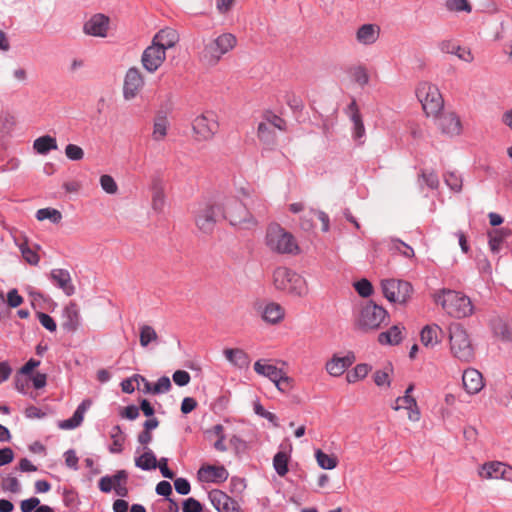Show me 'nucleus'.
<instances>
[{
	"mask_svg": "<svg viewBox=\"0 0 512 512\" xmlns=\"http://www.w3.org/2000/svg\"><path fill=\"white\" fill-rule=\"evenodd\" d=\"M274 287L294 297H305L309 293L306 279L286 267H278L273 272Z\"/></svg>",
	"mask_w": 512,
	"mask_h": 512,
	"instance_id": "nucleus-1",
	"label": "nucleus"
},
{
	"mask_svg": "<svg viewBox=\"0 0 512 512\" xmlns=\"http://www.w3.org/2000/svg\"><path fill=\"white\" fill-rule=\"evenodd\" d=\"M449 348L457 360L469 363L474 359V347L466 329L459 323H453L448 328Z\"/></svg>",
	"mask_w": 512,
	"mask_h": 512,
	"instance_id": "nucleus-2",
	"label": "nucleus"
},
{
	"mask_svg": "<svg viewBox=\"0 0 512 512\" xmlns=\"http://www.w3.org/2000/svg\"><path fill=\"white\" fill-rule=\"evenodd\" d=\"M437 304L452 317L464 318L472 314L473 306L471 300L466 295L453 291L442 290L435 298Z\"/></svg>",
	"mask_w": 512,
	"mask_h": 512,
	"instance_id": "nucleus-3",
	"label": "nucleus"
},
{
	"mask_svg": "<svg viewBox=\"0 0 512 512\" xmlns=\"http://www.w3.org/2000/svg\"><path fill=\"white\" fill-rule=\"evenodd\" d=\"M267 247L279 254H296L299 251L294 236L278 224H270L266 231Z\"/></svg>",
	"mask_w": 512,
	"mask_h": 512,
	"instance_id": "nucleus-4",
	"label": "nucleus"
},
{
	"mask_svg": "<svg viewBox=\"0 0 512 512\" xmlns=\"http://www.w3.org/2000/svg\"><path fill=\"white\" fill-rule=\"evenodd\" d=\"M237 43L235 35L223 33L215 39L209 40L201 52V60L208 65H216L223 55L231 51Z\"/></svg>",
	"mask_w": 512,
	"mask_h": 512,
	"instance_id": "nucleus-5",
	"label": "nucleus"
},
{
	"mask_svg": "<svg viewBox=\"0 0 512 512\" xmlns=\"http://www.w3.org/2000/svg\"><path fill=\"white\" fill-rule=\"evenodd\" d=\"M223 215L233 226L253 228L258 224L256 217L237 199L227 198L222 203Z\"/></svg>",
	"mask_w": 512,
	"mask_h": 512,
	"instance_id": "nucleus-6",
	"label": "nucleus"
},
{
	"mask_svg": "<svg viewBox=\"0 0 512 512\" xmlns=\"http://www.w3.org/2000/svg\"><path fill=\"white\" fill-rule=\"evenodd\" d=\"M415 93L428 117H436L441 112L444 101L436 85L421 81L418 83Z\"/></svg>",
	"mask_w": 512,
	"mask_h": 512,
	"instance_id": "nucleus-7",
	"label": "nucleus"
},
{
	"mask_svg": "<svg viewBox=\"0 0 512 512\" xmlns=\"http://www.w3.org/2000/svg\"><path fill=\"white\" fill-rule=\"evenodd\" d=\"M286 129V121L268 110L263 113L262 120L258 124L257 137L262 143L273 145L277 139V131L284 132Z\"/></svg>",
	"mask_w": 512,
	"mask_h": 512,
	"instance_id": "nucleus-8",
	"label": "nucleus"
},
{
	"mask_svg": "<svg viewBox=\"0 0 512 512\" xmlns=\"http://www.w3.org/2000/svg\"><path fill=\"white\" fill-rule=\"evenodd\" d=\"M192 128L198 140H210L219 129L218 115L214 111H205L195 117Z\"/></svg>",
	"mask_w": 512,
	"mask_h": 512,
	"instance_id": "nucleus-9",
	"label": "nucleus"
},
{
	"mask_svg": "<svg viewBox=\"0 0 512 512\" xmlns=\"http://www.w3.org/2000/svg\"><path fill=\"white\" fill-rule=\"evenodd\" d=\"M386 316L387 312L384 308L369 303L361 309L357 319V326L365 331L375 330L380 327Z\"/></svg>",
	"mask_w": 512,
	"mask_h": 512,
	"instance_id": "nucleus-10",
	"label": "nucleus"
},
{
	"mask_svg": "<svg viewBox=\"0 0 512 512\" xmlns=\"http://www.w3.org/2000/svg\"><path fill=\"white\" fill-rule=\"evenodd\" d=\"M381 286L387 300L394 303H405L412 293V286L406 281L387 279L382 281Z\"/></svg>",
	"mask_w": 512,
	"mask_h": 512,
	"instance_id": "nucleus-11",
	"label": "nucleus"
},
{
	"mask_svg": "<svg viewBox=\"0 0 512 512\" xmlns=\"http://www.w3.org/2000/svg\"><path fill=\"white\" fill-rule=\"evenodd\" d=\"M220 207L215 204L206 203L199 207L195 216L197 227L206 234L213 231Z\"/></svg>",
	"mask_w": 512,
	"mask_h": 512,
	"instance_id": "nucleus-12",
	"label": "nucleus"
},
{
	"mask_svg": "<svg viewBox=\"0 0 512 512\" xmlns=\"http://www.w3.org/2000/svg\"><path fill=\"white\" fill-rule=\"evenodd\" d=\"M511 475L512 467L499 461L484 463L479 470V476L483 479H502L508 481L511 480Z\"/></svg>",
	"mask_w": 512,
	"mask_h": 512,
	"instance_id": "nucleus-13",
	"label": "nucleus"
},
{
	"mask_svg": "<svg viewBox=\"0 0 512 512\" xmlns=\"http://www.w3.org/2000/svg\"><path fill=\"white\" fill-rule=\"evenodd\" d=\"M144 86V78L141 72L135 68H130L124 78L123 95L126 100L134 99Z\"/></svg>",
	"mask_w": 512,
	"mask_h": 512,
	"instance_id": "nucleus-14",
	"label": "nucleus"
},
{
	"mask_svg": "<svg viewBox=\"0 0 512 512\" xmlns=\"http://www.w3.org/2000/svg\"><path fill=\"white\" fill-rule=\"evenodd\" d=\"M165 58L166 52L163 48L152 42V44L144 50L141 60L147 71L155 72L162 65Z\"/></svg>",
	"mask_w": 512,
	"mask_h": 512,
	"instance_id": "nucleus-15",
	"label": "nucleus"
},
{
	"mask_svg": "<svg viewBox=\"0 0 512 512\" xmlns=\"http://www.w3.org/2000/svg\"><path fill=\"white\" fill-rule=\"evenodd\" d=\"M209 499L218 512H242L238 502L221 490L210 491Z\"/></svg>",
	"mask_w": 512,
	"mask_h": 512,
	"instance_id": "nucleus-16",
	"label": "nucleus"
},
{
	"mask_svg": "<svg viewBox=\"0 0 512 512\" xmlns=\"http://www.w3.org/2000/svg\"><path fill=\"white\" fill-rule=\"evenodd\" d=\"M437 126L442 133L456 136L462 131V125L460 118L453 112L443 113L440 116H436Z\"/></svg>",
	"mask_w": 512,
	"mask_h": 512,
	"instance_id": "nucleus-17",
	"label": "nucleus"
},
{
	"mask_svg": "<svg viewBox=\"0 0 512 512\" xmlns=\"http://www.w3.org/2000/svg\"><path fill=\"white\" fill-rule=\"evenodd\" d=\"M462 383L465 391L470 395L477 394L484 388L483 376L474 368H468L463 372Z\"/></svg>",
	"mask_w": 512,
	"mask_h": 512,
	"instance_id": "nucleus-18",
	"label": "nucleus"
},
{
	"mask_svg": "<svg viewBox=\"0 0 512 512\" xmlns=\"http://www.w3.org/2000/svg\"><path fill=\"white\" fill-rule=\"evenodd\" d=\"M109 28V18L103 14L93 15L85 24L84 32L96 37H106Z\"/></svg>",
	"mask_w": 512,
	"mask_h": 512,
	"instance_id": "nucleus-19",
	"label": "nucleus"
},
{
	"mask_svg": "<svg viewBox=\"0 0 512 512\" xmlns=\"http://www.w3.org/2000/svg\"><path fill=\"white\" fill-rule=\"evenodd\" d=\"M356 358L352 352L347 353L345 356L339 357L334 355L327 363H326V371L334 377L341 376L348 367H350Z\"/></svg>",
	"mask_w": 512,
	"mask_h": 512,
	"instance_id": "nucleus-20",
	"label": "nucleus"
},
{
	"mask_svg": "<svg viewBox=\"0 0 512 512\" xmlns=\"http://www.w3.org/2000/svg\"><path fill=\"white\" fill-rule=\"evenodd\" d=\"M50 279L65 295L71 296L75 293V286L68 270L61 268L53 269L50 272Z\"/></svg>",
	"mask_w": 512,
	"mask_h": 512,
	"instance_id": "nucleus-21",
	"label": "nucleus"
},
{
	"mask_svg": "<svg viewBox=\"0 0 512 512\" xmlns=\"http://www.w3.org/2000/svg\"><path fill=\"white\" fill-rule=\"evenodd\" d=\"M392 408L395 411L400 409H405L408 411V419L411 422H418L421 417V413L419 407L417 405L416 399L411 395H403L398 397L395 400V403L392 405Z\"/></svg>",
	"mask_w": 512,
	"mask_h": 512,
	"instance_id": "nucleus-22",
	"label": "nucleus"
},
{
	"mask_svg": "<svg viewBox=\"0 0 512 512\" xmlns=\"http://www.w3.org/2000/svg\"><path fill=\"white\" fill-rule=\"evenodd\" d=\"M198 477L203 482H223L228 478V471L223 466L206 465L199 469Z\"/></svg>",
	"mask_w": 512,
	"mask_h": 512,
	"instance_id": "nucleus-23",
	"label": "nucleus"
},
{
	"mask_svg": "<svg viewBox=\"0 0 512 512\" xmlns=\"http://www.w3.org/2000/svg\"><path fill=\"white\" fill-rule=\"evenodd\" d=\"M80 326V313L76 303H70L63 310L62 327L68 332H75Z\"/></svg>",
	"mask_w": 512,
	"mask_h": 512,
	"instance_id": "nucleus-24",
	"label": "nucleus"
},
{
	"mask_svg": "<svg viewBox=\"0 0 512 512\" xmlns=\"http://www.w3.org/2000/svg\"><path fill=\"white\" fill-rule=\"evenodd\" d=\"M380 28L376 24H364L356 31V40L362 45H371L377 41Z\"/></svg>",
	"mask_w": 512,
	"mask_h": 512,
	"instance_id": "nucleus-25",
	"label": "nucleus"
},
{
	"mask_svg": "<svg viewBox=\"0 0 512 512\" xmlns=\"http://www.w3.org/2000/svg\"><path fill=\"white\" fill-rule=\"evenodd\" d=\"M348 114L351 122L353 123V138L355 140H360L365 136V127L363 124L362 116L360 114L358 105L355 100H353L348 105Z\"/></svg>",
	"mask_w": 512,
	"mask_h": 512,
	"instance_id": "nucleus-26",
	"label": "nucleus"
},
{
	"mask_svg": "<svg viewBox=\"0 0 512 512\" xmlns=\"http://www.w3.org/2000/svg\"><path fill=\"white\" fill-rule=\"evenodd\" d=\"M443 331L440 326L436 324L426 325L420 334L421 343L433 348L441 342Z\"/></svg>",
	"mask_w": 512,
	"mask_h": 512,
	"instance_id": "nucleus-27",
	"label": "nucleus"
},
{
	"mask_svg": "<svg viewBox=\"0 0 512 512\" xmlns=\"http://www.w3.org/2000/svg\"><path fill=\"white\" fill-rule=\"evenodd\" d=\"M179 41V35L176 30L172 28H165L160 30L153 38L154 44L163 48L166 52L167 49L174 47Z\"/></svg>",
	"mask_w": 512,
	"mask_h": 512,
	"instance_id": "nucleus-28",
	"label": "nucleus"
},
{
	"mask_svg": "<svg viewBox=\"0 0 512 512\" xmlns=\"http://www.w3.org/2000/svg\"><path fill=\"white\" fill-rule=\"evenodd\" d=\"M91 401L90 400H84L75 410L73 416L69 419L60 421L58 424V427L63 430H71L81 425L84 414L86 413L87 409L90 407Z\"/></svg>",
	"mask_w": 512,
	"mask_h": 512,
	"instance_id": "nucleus-29",
	"label": "nucleus"
},
{
	"mask_svg": "<svg viewBox=\"0 0 512 512\" xmlns=\"http://www.w3.org/2000/svg\"><path fill=\"white\" fill-rule=\"evenodd\" d=\"M284 308L275 302L268 303L262 311V319L269 324H277L284 319Z\"/></svg>",
	"mask_w": 512,
	"mask_h": 512,
	"instance_id": "nucleus-30",
	"label": "nucleus"
},
{
	"mask_svg": "<svg viewBox=\"0 0 512 512\" xmlns=\"http://www.w3.org/2000/svg\"><path fill=\"white\" fill-rule=\"evenodd\" d=\"M225 358L234 366L242 369L250 364L248 354L239 348H227L223 351Z\"/></svg>",
	"mask_w": 512,
	"mask_h": 512,
	"instance_id": "nucleus-31",
	"label": "nucleus"
},
{
	"mask_svg": "<svg viewBox=\"0 0 512 512\" xmlns=\"http://www.w3.org/2000/svg\"><path fill=\"white\" fill-rule=\"evenodd\" d=\"M254 370L257 374L264 376L274 382L277 377L283 372L273 364L268 363L267 360H258L254 363Z\"/></svg>",
	"mask_w": 512,
	"mask_h": 512,
	"instance_id": "nucleus-32",
	"label": "nucleus"
},
{
	"mask_svg": "<svg viewBox=\"0 0 512 512\" xmlns=\"http://www.w3.org/2000/svg\"><path fill=\"white\" fill-rule=\"evenodd\" d=\"M511 234L509 228L494 229L488 233L489 247L493 253H498L502 242Z\"/></svg>",
	"mask_w": 512,
	"mask_h": 512,
	"instance_id": "nucleus-33",
	"label": "nucleus"
},
{
	"mask_svg": "<svg viewBox=\"0 0 512 512\" xmlns=\"http://www.w3.org/2000/svg\"><path fill=\"white\" fill-rule=\"evenodd\" d=\"M33 148L38 154L45 155L50 150H56L58 146L54 137L50 135H44L34 141Z\"/></svg>",
	"mask_w": 512,
	"mask_h": 512,
	"instance_id": "nucleus-34",
	"label": "nucleus"
},
{
	"mask_svg": "<svg viewBox=\"0 0 512 512\" xmlns=\"http://www.w3.org/2000/svg\"><path fill=\"white\" fill-rule=\"evenodd\" d=\"M169 121L166 116H157L154 119L152 139L156 142L163 141L167 136Z\"/></svg>",
	"mask_w": 512,
	"mask_h": 512,
	"instance_id": "nucleus-35",
	"label": "nucleus"
},
{
	"mask_svg": "<svg viewBox=\"0 0 512 512\" xmlns=\"http://www.w3.org/2000/svg\"><path fill=\"white\" fill-rule=\"evenodd\" d=\"M402 338V328L398 325H394L388 331L378 335V341L381 344L397 345Z\"/></svg>",
	"mask_w": 512,
	"mask_h": 512,
	"instance_id": "nucleus-36",
	"label": "nucleus"
},
{
	"mask_svg": "<svg viewBox=\"0 0 512 512\" xmlns=\"http://www.w3.org/2000/svg\"><path fill=\"white\" fill-rule=\"evenodd\" d=\"M159 339V336L156 332V330L148 325L144 324L141 325L139 328V342L141 347L146 348L150 343L157 342Z\"/></svg>",
	"mask_w": 512,
	"mask_h": 512,
	"instance_id": "nucleus-37",
	"label": "nucleus"
},
{
	"mask_svg": "<svg viewBox=\"0 0 512 512\" xmlns=\"http://www.w3.org/2000/svg\"><path fill=\"white\" fill-rule=\"evenodd\" d=\"M315 459L319 467L331 470L337 467L338 458L334 454H326L321 449L315 451Z\"/></svg>",
	"mask_w": 512,
	"mask_h": 512,
	"instance_id": "nucleus-38",
	"label": "nucleus"
},
{
	"mask_svg": "<svg viewBox=\"0 0 512 512\" xmlns=\"http://www.w3.org/2000/svg\"><path fill=\"white\" fill-rule=\"evenodd\" d=\"M349 74L352 80L360 87H364L369 82V74L365 66L356 65L349 69Z\"/></svg>",
	"mask_w": 512,
	"mask_h": 512,
	"instance_id": "nucleus-39",
	"label": "nucleus"
},
{
	"mask_svg": "<svg viewBox=\"0 0 512 512\" xmlns=\"http://www.w3.org/2000/svg\"><path fill=\"white\" fill-rule=\"evenodd\" d=\"M135 465L143 470H151L157 467V459L151 450L145 451L135 459Z\"/></svg>",
	"mask_w": 512,
	"mask_h": 512,
	"instance_id": "nucleus-40",
	"label": "nucleus"
},
{
	"mask_svg": "<svg viewBox=\"0 0 512 512\" xmlns=\"http://www.w3.org/2000/svg\"><path fill=\"white\" fill-rule=\"evenodd\" d=\"M110 438L112 439V445L110 451L112 453H120L123 450L125 442V436L119 425L114 426L110 431Z\"/></svg>",
	"mask_w": 512,
	"mask_h": 512,
	"instance_id": "nucleus-41",
	"label": "nucleus"
},
{
	"mask_svg": "<svg viewBox=\"0 0 512 512\" xmlns=\"http://www.w3.org/2000/svg\"><path fill=\"white\" fill-rule=\"evenodd\" d=\"M36 219L38 221L50 220L52 223L58 224L62 220V214L54 208H42L36 212Z\"/></svg>",
	"mask_w": 512,
	"mask_h": 512,
	"instance_id": "nucleus-42",
	"label": "nucleus"
},
{
	"mask_svg": "<svg viewBox=\"0 0 512 512\" xmlns=\"http://www.w3.org/2000/svg\"><path fill=\"white\" fill-rule=\"evenodd\" d=\"M289 456L286 452L279 451L273 458V466L279 476H285L288 473Z\"/></svg>",
	"mask_w": 512,
	"mask_h": 512,
	"instance_id": "nucleus-43",
	"label": "nucleus"
},
{
	"mask_svg": "<svg viewBox=\"0 0 512 512\" xmlns=\"http://www.w3.org/2000/svg\"><path fill=\"white\" fill-rule=\"evenodd\" d=\"M370 371L371 366L368 364H358L351 372L347 374L346 379L349 383H355L358 380L364 379Z\"/></svg>",
	"mask_w": 512,
	"mask_h": 512,
	"instance_id": "nucleus-44",
	"label": "nucleus"
},
{
	"mask_svg": "<svg viewBox=\"0 0 512 512\" xmlns=\"http://www.w3.org/2000/svg\"><path fill=\"white\" fill-rule=\"evenodd\" d=\"M393 371V368L390 364H388L383 370H378L373 375V380L375 384L379 387L386 386L390 387V373Z\"/></svg>",
	"mask_w": 512,
	"mask_h": 512,
	"instance_id": "nucleus-45",
	"label": "nucleus"
},
{
	"mask_svg": "<svg viewBox=\"0 0 512 512\" xmlns=\"http://www.w3.org/2000/svg\"><path fill=\"white\" fill-rule=\"evenodd\" d=\"M276 388L283 393H288L293 389L294 381L284 371L273 382Z\"/></svg>",
	"mask_w": 512,
	"mask_h": 512,
	"instance_id": "nucleus-46",
	"label": "nucleus"
},
{
	"mask_svg": "<svg viewBox=\"0 0 512 512\" xmlns=\"http://www.w3.org/2000/svg\"><path fill=\"white\" fill-rule=\"evenodd\" d=\"M101 188L108 194L114 195L118 192V185L114 178L110 175H102L100 177Z\"/></svg>",
	"mask_w": 512,
	"mask_h": 512,
	"instance_id": "nucleus-47",
	"label": "nucleus"
},
{
	"mask_svg": "<svg viewBox=\"0 0 512 512\" xmlns=\"http://www.w3.org/2000/svg\"><path fill=\"white\" fill-rule=\"evenodd\" d=\"M65 155L72 161H80L84 158V150L75 144H68L65 147Z\"/></svg>",
	"mask_w": 512,
	"mask_h": 512,
	"instance_id": "nucleus-48",
	"label": "nucleus"
},
{
	"mask_svg": "<svg viewBox=\"0 0 512 512\" xmlns=\"http://www.w3.org/2000/svg\"><path fill=\"white\" fill-rule=\"evenodd\" d=\"M446 7L450 11H466L471 12L472 8L471 5L467 0H447L446 1Z\"/></svg>",
	"mask_w": 512,
	"mask_h": 512,
	"instance_id": "nucleus-49",
	"label": "nucleus"
},
{
	"mask_svg": "<svg viewBox=\"0 0 512 512\" xmlns=\"http://www.w3.org/2000/svg\"><path fill=\"white\" fill-rule=\"evenodd\" d=\"M444 180L451 190L459 192L462 188V179L454 172H448L444 175Z\"/></svg>",
	"mask_w": 512,
	"mask_h": 512,
	"instance_id": "nucleus-50",
	"label": "nucleus"
},
{
	"mask_svg": "<svg viewBox=\"0 0 512 512\" xmlns=\"http://www.w3.org/2000/svg\"><path fill=\"white\" fill-rule=\"evenodd\" d=\"M391 249L396 250L400 252L403 256L407 258L414 257V250L409 245L405 244L402 241L399 240H392L391 241Z\"/></svg>",
	"mask_w": 512,
	"mask_h": 512,
	"instance_id": "nucleus-51",
	"label": "nucleus"
},
{
	"mask_svg": "<svg viewBox=\"0 0 512 512\" xmlns=\"http://www.w3.org/2000/svg\"><path fill=\"white\" fill-rule=\"evenodd\" d=\"M20 250L22 253L23 258L27 263L30 265H37L39 262V256L38 254L33 251L27 244H21Z\"/></svg>",
	"mask_w": 512,
	"mask_h": 512,
	"instance_id": "nucleus-52",
	"label": "nucleus"
},
{
	"mask_svg": "<svg viewBox=\"0 0 512 512\" xmlns=\"http://www.w3.org/2000/svg\"><path fill=\"white\" fill-rule=\"evenodd\" d=\"M1 486L4 491H9L12 493H17L20 490V484L18 479L11 475H8L5 478H3Z\"/></svg>",
	"mask_w": 512,
	"mask_h": 512,
	"instance_id": "nucleus-53",
	"label": "nucleus"
},
{
	"mask_svg": "<svg viewBox=\"0 0 512 512\" xmlns=\"http://www.w3.org/2000/svg\"><path fill=\"white\" fill-rule=\"evenodd\" d=\"M171 389V381L169 377L162 376L156 383L153 384L152 394H161L168 392Z\"/></svg>",
	"mask_w": 512,
	"mask_h": 512,
	"instance_id": "nucleus-54",
	"label": "nucleus"
},
{
	"mask_svg": "<svg viewBox=\"0 0 512 512\" xmlns=\"http://www.w3.org/2000/svg\"><path fill=\"white\" fill-rule=\"evenodd\" d=\"M355 290L362 297H369L373 292L372 284L367 279H361L354 284Z\"/></svg>",
	"mask_w": 512,
	"mask_h": 512,
	"instance_id": "nucleus-55",
	"label": "nucleus"
},
{
	"mask_svg": "<svg viewBox=\"0 0 512 512\" xmlns=\"http://www.w3.org/2000/svg\"><path fill=\"white\" fill-rule=\"evenodd\" d=\"M37 317L41 325L45 327L47 330H49L50 332L56 331V323L50 315L43 312H38Z\"/></svg>",
	"mask_w": 512,
	"mask_h": 512,
	"instance_id": "nucleus-56",
	"label": "nucleus"
},
{
	"mask_svg": "<svg viewBox=\"0 0 512 512\" xmlns=\"http://www.w3.org/2000/svg\"><path fill=\"white\" fill-rule=\"evenodd\" d=\"M24 299L21 295H19L17 289H11L7 293V304L11 308L19 307L23 303Z\"/></svg>",
	"mask_w": 512,
	"mask_h": 512,
	"instance_id": "nucleus-57",
	"label": "nucleus"
},
{
	"mask_svg": "<svg viewBox=\"0 0 512 512\" xmlns=\"http://www.w3.org/2000/svg\"><path fill=\"white\" fill-rule=\"evenodd\" d=\"M173 381L178 386H185L190 382V374L185 370H177L173 373Z\"/></svg>",
	"mask_w": 512,
	"mask_h": 512,
	"instance_id": "nucleus-58",
	"label": "nucleus"
},
{
	"mask_svg": "<svg viewBox=\"0 0 512 512\" xmlns=\"http://www.w3.org/2000/svg\"><path fill=\"white\" fill-rule=\"evenodd\" d=\"M201 511H202V505L198 500H196L194 498H188L184 501L183 512H201Z\"/></svg>",
	"mask_w": 512,
	"mask_h": 512,
	"instance_id": "nucleus-59",
	"label": "nucleus"
},
{
	"mask_svg": "<svg viewBox=\"0 0 512 512\" xmlns=\"http://www.w3.org/2000/svg\"><path fill=\"white\" fill-rule=\"evenodd\" d=\"M310 215L316 217L322 224V231L327 232L329 230V217L323 211L310 210Z\"/></svg>",
	"mask_w": 512,
	"mask_h": 512,
	"instance_id": "nucleus-60",
	"label": "nucleus"
},
{
	"mask_svg": "<svg viewBox=\"0 0 512 512\" xmlns=\"http://www.w3.org/2000/svg\"><path fill=\"white\" fill-rule=\"evenodd\" d=\"M175 490L181 495H187L190 492V483L185 478H177L174 481Z\"/></svg>",
	"mask_w": 512,
	"mask_h": 512,
	"instance_id": "nucleus-61",
	"label": "nucleus"
},
{
	"mask_svg": "<svg viewBox=\"0 0 512 512\" xmlns=\"http://www.w3.org/2000/svg\"><path fill=\"white\" fill-rule=\"evenodd\" d=\"M40 504V500L36 497H32L26 500H23L20 504V508L22 512H32L38 507Z\"/></svg>",
	"mask_w": 512,
	"mask_h": 512,
	"instance_id": "nucleus-62",
	"label": "nucleus"
},
{
	"mask_svg": "<svg viewBox=\"0 0 512 512\" xmlns=\"http://www.w3.org/2000/svg\"><path fill=\"white\" fill-rule=\"evenodd\" d=\"M14 459V452L11 448L5 447L0 449V466L11 463Z\"/></svg>",
	"mask_w": 512,
	"mask_h": 512,
	"instance_id": "nucleus-63",
	"label": "nucleus"
},
{
	"mask_svg": "<svg viewBox=\"0 0 512 512\" xmlns=\"http://www.w3.org/2000/svg\"><path fill=\"white\" fill-rule=\"evenodd\" d=\"M197 407V401L192 397H185L181 403V412L188 414Z\"/></svg>",
	"mask_w": 512,
	"mask_h": 512,
	"instance_id": "nucleus-64",
	"label": "nucleus"
}]
</instances>
